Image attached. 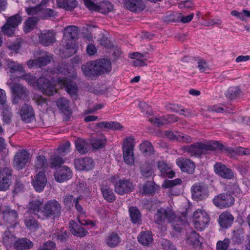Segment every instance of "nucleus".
<instances>
[{"mask_svg":"<svg viewBox=\"0 0 250 250\" xmlns=\"http://www.w3.org/2000/svg\"><path fill=\"white\" fill-rule=\"evenodd\" d=\"M154 222L158 225H163L165 222L171 224L175 231L180 232L181 226L186 222L185 216L177 217L173 210L169 208H161L157 210L154 216Z\"/></svg>","mask_w":250,"mask_h":250,"instance_id":"nucleus-1","label":"nucleus"},{"mask_svg":"<svg viewBox=\"0 0 250 250\" xmlns=\"http://www.w3.org/2000/svg\"><path fill=\"white\" fill-rule=\"evenodd\" d=\"M61 206L56 200L47 201L42 206L41 219L58 218L61 214Z\"/></svg>","mask_w":250,"mask_h":250,"instance_id":"nucleus-2","label":"nucleus"},{"mask_svg":"<svg viewBox=\"0 0 250 250\" xmlns=\"http://www.w3.org/2000/svg\"><path fill=\"white\" fill-rule=\"evenodd\" d=\"M110 181L114 184L115 192L120 195L127 194L134 188L133 183L129 179L123 178L117 180V177L113 176L110 178Z\"/></svg>","mask_w":250,"mask_h":250,"instance_id":"nucleus-3","label":"nucleus"},{"mask_svg":"<svg viewBox=\"0 0 250 250\" xmlns=\"http://www.w3.org/2000/svg\"><path fill=\"white\" fill-rule=\"evenodd\" d=\"M215 149V147L210 143L198 142L189 146H186L184 150L191 156L199 157L209 150Z\"/></svg>","mask_w":250,"mask_h":250,"instance_id":"nucleus-4","label":"nucleus"},{"mask_svg":"<svg viewBox=\"0 0 250 250\" xmlns=\"http://www.w3.org/2000/svg\"><path fill=\"white\" fill-rule=\"evenodd\" d=\"M193 220L195 229L198 230L202 231L208 225L210 218L205 211L198 209L193 213Z\"/></svg>","mask_w":250,"mask_h":250,"instance_id":"nucleus-5","label":"nucleus"},{"mask_svg":"<svg viewBox=\"0 0 250 250\" xmlns=\"http://www.w3.org/2000/svg\"><path fill=\"white\" fill-rule=\"evenodd\" d=\"M31 157L30 153L26 149L20 150L14 156L13 167L18 170H21L30 161Z\"/></svg>","mask_w":250,"mask_h":250,"instance_id":"nucleus-6","label":"nucleus"},{"mask_svg":"<svg viewBox=\"0 0 250 250\" xmlns=\"http://www.w3.org/2000/svg\"><path fill=\"white\" fill-rule=\"evenodd\" d=\"M12 92V102L17 104L20 100H24L28 95L29 91L27 88L19 83H13L10 84Z\"/></svg>","mask_w":250,"mask_h":250,"instance_id":"nucleus-7","label":"nucleus"},{"mask_svg":"<svg viewBox=\"0 0 250 250\" xmlns=\"http://www.w3.org/2000/svg\"><path fill=\"white\" fill-rule=\"evenodd\" d=\"M56 85L61 88H65V91L73 98L76 99L78 92V87L76 83L65 78L57 77L54 80Z\"/></svg>","mask_w":250,"mask_h":250,"instance_id":"nucleus-8","label":"nucleus"},{"mask_svg":"<svg viewBox=\"0 0 250 250\" xmlns=\"http://www.w3.org/2000/svg\"><path fill=\"white\" fill-rule=\"evenodd\" d=\"M214 205L219 208H229L234 204V198L230 194L221 193L212 200Z\"/></svg>","mask_w":250,"mask_h":250,"instance_id":"nucleus-9","label":"nucleus"},{"mask_svg":"<svg viewBox=\"0 0 250 250\" xmlns=\"http://www.w3.org/2000/svg\"><path fill=\"white\" fill-rule=\"evenodd\" d=\"M83 3L90 10L98 11L102 13L105 14L113 9L111 3L107 1H103L99 5L95 4L91 0H83Z\"/></svg>","mask_w":250,"mask_h":250,"instance_id":"nucleus-10","label":"nucleus"},{"mask_svg":"<svg viewBox=\"0 0 250 250\" xmlns=\"http://www.w3.org/2000/svg\"><path fill=\"white\" fill-rule=\"evenodd\" d=\"M36 88L39 89L43 94L49 96L53 95L57 92L56 88L54 85L44 77H40L38 79Z\"/></svg>","mask_w":250,"mask_h":250,"instance_id":"nucleus-11","label":"nucleus"},{"mask_svg":"<svg viewBox=\"0 0 250 250\" xmlns=\"http://www.w3.org/2000/svg\"><path fill=\"white\" fill-rule=\"evenodd\" d=\"M92 67L95 70L96 75L107 73L111 70V62L105 59L96 60L93 62Z\"/></svg>","mask_w":250,"mask_h":250,"instance_id":"nucleus-12","label":"nucleus"},{"mask_svg":"<svg viewBox=\"0 0 250 250\" xmlns=\"http://www.w3.org/2000/svg\"><path fill=\"white\" fill-rule=\"evenodd\" d=\"M43 200L42 199H32L29 201L27 208L31 213L36 215L38 218L41 219L42 206L43 205Z\"/></svg>","mask_w":250,"mask_h":250,"instance_id":"nucleus-13","label":"nucleus"},{"mask_svg":"<svg viewBox=\"0 0 250 250\" xmlns=\"http://www.w3.org/2000/svg\"><path fill=\"white\" fill-rule=\"evenodd\" d=\"M12 170L4 167L0 171V190L5 191L9 188L11 184Z\"/></svg>","mask_w":250,"mask_h":250,"instance_id":"nucleus-14","label":"nucleus"},{"mask_svg":"<svg viewBox=\"0 0 250 250\" xmlns=\"http://www.w3.org/2000/svg\"><path fill=\"white\" fill-rule=\"evenodd\" d=\"M192 196L195 200H202L208 196L207 186L203 184H195L191 188Z\"/></svg>","mask_w":250,"mask_h":250,"instance_id":"nucleus-15","label":"nucleus"},{"mask_svg":"<svg viewBox=\"0 0 250 250\" xmlns=\"http://www.w3.org/2000/svg\"><path fill=\"white\" fill-rule=\"evenodd\" d=\"M76 168L78 170H89L94 167V162L89 157L75 159L74 162Z\"/></svg>","mask_w":250,"mask_h":250,"instance_id":"nucleus-16","label":"nucleus"},{"mask_svg":"<svg viewBox=\"0 0 250 250\" xmlns=\"http://www.w3.org/2000/svg\"><path fill=\"white\" fill-rule=\"evenodd\" d=\"M213 167L215 173L223 178L230 179L234 176L232 170L222 163H217Z\"/></svg>","mask_w":250,"mask_h":250,"instance_id":"nucleus-17","label":"nucleus"},{"mask_svg":"<svg viewBox=\"0 0 250 250\" xmlns=\"http://www.w3.org/2000/svg\"><path fill=\"white\" fill-rule=\"evenodd\" d=\"M20 115L21 120L26 123L32 122L35 119L34 111L29 104H23L20 110Z\"/></svg>","mask_w":250,"mask_h":250,"instance_id":"nucleus-18","label":"nucleus"},{"mask_svg":"<svg viewBox=\"0 0 250 250\" xmlns=\"http://www.w3.org/2000/svg\"><path fill=\"white\" fill-rule=\"evenodd\" d=\"M47 183V179L43 172H39L36 175L32 181V185L35 189L40 192L44 189Z\"/></svg>","mask_w":250,"mask_h":250,"instance_id":"nucleus-19","label":"nucleus"},{"mask_svg":"<svg viewBox=\"0 0 250 250\" xmlns=\"http://www.w3.org/2000/svg\"><path fill=\"white\" fill-rule=\"evenodd\" d=\"M72 175V171L67 166H63L55 173V179L59 182H63L70 179Z\"/></svg>","mask_w":250,"mask_h":250,"instance_id":"nucleus-20","label":"nucleus"},{"mask_svg":"<svg viewBox=\"0 0 250 250\" xmlns=\"http://www.w3.org/2000/svg\"><path fill=\"white\" fill-rule=\"evenodd\" d=\"M124 4L128 10L135 12L142 11L146 7L143 0H124Z\"/></svg>","mask_w":250,"mask_h":250,"instance_id":"nucleus-21","label":"nucleus"},{"mask_svg":"<svg viewBox=\"0 0 250 250\" xmlns=\"http://www.w3.org/2000/svg\"><path fill=\"white\" fill-rule=\"evenodd\" d=\"M176 162L183 171L192 173L194 171L195 165L189 159L180 158L176 160Z\"/></svg>","mask_w":250,"mask_h":250,"instance_id":"nucleus-22","label":"nucleus"},{"mask_svg":"<svg viewBox=\"0 0 250 250\" xmlns=\"http://www.w3.org/2000/svg\"><path fill=\"white\" fill-rule=\"evenodd\" d=\"M40 42L45 46H48L56 42L55 33L53 31L42 32L39 37Z\"/></svg>","mask_w":250,"mask_h":250,"instance_id":"nucleus-23","label":"nucleus"},{"mask_svg":"<svg viewBox=\"0 0 250 250\" xmlns=\"http://www.w3.org/2000/svg\"><path fill=\"white\" fill-rule=\"evenodd\" d=\"M233 220L234 217L230 212L225 211L219 215L218 222L222 228L227 229L231 225Z\"/></svg>","mask_w":250,"mask_h":250,"instance_id":"nucleus-24","label":"nucleus"},{"mask_svg":"<svg viewBox=\"0 0 250 250\" xmlns=\"http://www.w3.org/2000/svg\"><path fill=\"white\" fill-rule=\"evenodd\" d=\"M70 231L74 236L83 237L85 236L87 231L83 228L79 226L74 221L71 220L69 223Z\"/></svg>","mask_w":250,"mask_h":250,"instance_id":"nucleus-25","label":"nucleus"},{"mask_svg":"<svg viewBox=\"0 0 250 250\" xmlns=\"http://www.w3.org/2000/svg\"><path fill=\"white\" fill-rule=\"evenodd\" d=\"M56 2L58 8L70 11L73 10L78 5L76 0H57Z\"/></svg>","mask_w":250,"mask_h":250,"instance_id":"nucleus-26","label":"nucleus"},{"mask_svg":"<svg viewBox=\"0 0 250 250\" xmlns=\"http://www.w3.org/2000/svg\"><path fill=\"white\" fill-rule=\"evenodd\" d=\"M2 214L3 219L9 223L12 224L15 222L18 219L17 212L8 207H5V209L2 211Z\"/></svg>","mask_w":250,"mask_h":250,"instance_id":"nucleus-27","label":"nucleus"},{"mask_svg":"<svg viewBox=\"0 0 250 250\" xmlns=\"http://www.w3.org/2000/svg\"><path fill=\"white\" fill-rule=\"evenodd\" d=\"M33 242L30 240L22 238L16 241L14 247L16 249L19 250H29L33 247Z\"/></svg>","mask_w":250,"mask_h":250,"instance_id":"nucleus-28","label":"nucleus"},{"mask_svg":"<svg viewBox=\"0 0 250 250\" xmlns=\"http://www.w3.org/2000/svg\"><path fill=\"white\" fill-rule=\"evenodd\" d=\"M128 211L132 223L134 224H141L142 215L140 210L136 207H131L129 208Z\"/></svg>","mask_w":250,"mask_h":250,"instance_id":"nucleus-29","label":"nucleus"},{"mask_svg":"<svg viewBox=\"0 0 250 250\" xmlns=\"http://www.w3.org/2000/svg\"><path fill=\"white\" fill-rule=\"evenodd\" d=\"M139 242L143 246H148L153 241L152 234L149 231L140 232L138 237Z\"/></svg>","mask_w":250,"mask_h":250,"instance_id":"nucleus-30","label":"nucleus"},{"mask_svg":"<svg viewBox=\"0 0 250 250\" xmlns=\"http://www.w3.org/2000/svg\"><path fill=\"white\" fill-rule=\"evenodd\" d=\"M96 125L101 128H107L112 130H121L123 126L117 122L104 121L96 123Z\"/></svg>","mask_w":250,"mask_h":250,"instance_id":"nucleus-31","label":"nucleus"},{"mask_svg":"<svg viewBox=\"0 0 250 250\" xmlns=\"http://www.w3.org/2000/svg\"><path fill=\"white\" fill-rule=\"evenodd\" d=\"M101 190L104 198L109 203L113 202L116 200L115 194L112 188L108 186H103Z\"/></svg>","mask_w":250,"mask_h":250,"instance_id":"nucleus-32","label":"nucleus"},{"mask_svg":"<svg viewBox=\"0 0 250 250\" xmlns=\"http://www.w3.org/2000/svg\"><path fill=\"white\" fill-rule=\"evenodd\" d=\"M57 105L59 109L62 112L66 114L70 113L71 110L69 106V101L64 98H60L57 102Z\"/></svg>","mask_w":250,"mask_h":250,"instance_id":"nucleus-33","label":"nucleus"},{"mask_svg":"<svg viewBox=\"0 0 250 250\" xmlns=\"http://www.w3.org/2000/svg\"><path fill=\"white\" fill-rule=\"evenodd\" d=\"M75 146L77 150L82 154L86 153L88 150V144L84 140L78 139L75 141Z\"/></svg>","mask_w":250,"mask_h":250,"instance_id":"nucleus-34","label":"nucleus"},{"mask_svg":"<svg viewBox=\"0 0 250 250\" xmlns=\"http://www.w3.org/2000/svg\"><path fill=\"white\" fill-rule=\"evenodd\" d=\"M6 63L7 67L11 73H14L17 71L22 72L24 71L23 65L21 64L10 60H7Z\"/></svg>","mask_w":250,"mask_h":250,"instance_id":"nucleus-35","label":"nucleus"},{"mask_svg":"<svg viewBox=\"0 0 250 250\" xmlns=\"http://www.w3.org/2000/svg\"><path fill=\"white\" fill-rule=\"evenodd\" d=\"M39 21V19L37 17H33L29 18L24 22V32L26 33L30 32L33 28H35Z\"/></svg>","mask_w":250,"mask_h":250,"instance_id":"nucleus-36","label":"nucleus"},{"mask_svg":"<svg viewBox=\"0 0 250 250\" xmlns=\"http://www.w3.org/2000/svg\"><path fill=\"white\" fill-rule=\"evenodd\" d=\"M64 34L71 40H74L78 34L77 27L74 25L68 26L64 30Z\"/></svg>","mask_w":250,"mask_h":250,"instance_id":"nucleus-37","label":"nucleus"},{"mask_svg":"<svg viewBox=\"0 0 250 250\" xmlns=\"http://www.w3.org/2000/svg\"><path fill=\"white\" fill-rule=\"evenodd\" d=\"M121 241L119 235L114 232L110 234L106 239V244L110 247L117 246Z\"/></svg>","mask_w":250,"mask_h":250,"instance_id":"nucleus-38","label":"nucleus"},{"mask_svg":"<svg viewBox=\"0 0 250 250\" xmlns=\"http://www.w3.org/2000/svg\"><path fill=\"white\" fill-rule=\"evenodd\" d=\"M141 151L146 155H150L154 151V147L151 143L148 141H144L140 145Z\"/></svg>","mask_w":250,"mask_h":250,"instance_id":"nucleus-39","label":"nucleus"},{"mask_svg":"<svg viewBox=\"0 0 250 250\" xmlns=\"http://www.w3.org/2000/svg\"><path fill=\"white\" fill-rule=\"evenodd\" d=\"M52 59V55L48 52H44L38 58L39 67L49 64Z\"/></svg>","mask_w":250,"mask_h":250,"instance_id":"nucleus-40","label":"nucleus"},{"mask_svg":"<svg viewBox=\"0 0 250 250\" xmlns=\"http://www.w3.org/2000/svg\"><path fill=\"white\" fill-rule=\"evenodd\" d=\"M106 142V139L104 136L98 137L96 138L92 139L91 141V145L95 149L103 148Z\"/></svg>","mask_w":250,"mask_h":250,"instance_id":"nucleus-41","label":"nucleus"},{"mask_svg":"<svg viewBox=\"0 0 250 250\" xmlns=\"http://www.w3.org/2000/svg\"><path fill=\"white\" fill-rule=\"evenodd\" d=\"M92 65L93 62L82 66V70L85 76L91 77L96 75L95 70L92 67Z\"/></svg>","mask_w":250,"mask_h":250,"instance_id":"nucleus-42","label":"nucleus"},{"mask_svg":"<svg viewBox=\"0 0 250 250\" xmlns=\"http://www.w3.org/2000/svg\"><path fill=\"white\" fill-rule=\"evenodd\" d=\"M123 154L125 162L127 165L134 164L133 150H123Z\"/></svg>","mask_w":250,"mask_h":250,"instance_id":"nucleus-43","label":"nucleus"},{"mask_svg":"<svg viewBox=\"0 0 250 250\" xmlns=\"http://www.w3.org/2000/svg\"><path fill=\"white\" fill-rule=\"evenodd\" d=\"M47 166V161L43 155H40L36 157L34 167L37 169H42Z\"/></svg>","mask_w":250,"mask_h":250,"instance_id":"nucleus-44","label":"nucleus"},{"mask_svg":"<svg viewBox=\"0 0 250 250\" xmlns=\"http://www.w3.org/2000/svg\"><path fill=\"white\" fill-rule=\"evenodd\" d=\"M21 17L19 14H15L8 17L6 20V22L16 28L21 22Z\"/></svg>","mask_w":250,"mask_h":250,"instance_id":"nucleus-45","label":"nucleus"},{"mask_svg":"<svg viewBox=\"0 0 250 250\" xmlns=\"http://www.w3.org/2000/svg\"><path fill=\"white\" fill-rule=\"evenodd\" d=\"M188 241L189 244L194 246H198L201 245L199 240V235L195 231H191L188 237Z\"/></svg>","mask_w":250,"mask_h":250,"instance_id":"nucleus-46","label":"nucleus"},{"mask_svg":"<svg viewBox=\"0 0 250 250\" xmlns=\"http://www.w3.org/2000/svg\"><path fill=\"white\" fill-rule=\"evenodd\" d=\"M182 183V180L180 178L174 180H165L164 181L162 186L165 188H171Z\"/></svg>","mask_w":250,"mask_h":250,"instance_id":"nucleus-47","label":"nucleus"},{"mask_svg":"<svg viewBox=\"0 0 250 250\" xmlns=\"http://www.w3.org/2000/svg\"><path fill=\"white\" fill-rule=\"evenodd\" d=\"M241 91L237 86H232L229 88L226 93V96L230 99H233L240 95Z\"/></svg>","mask_w":250,"mask_h":250,"instance_id":"nucleus-48","label":"nucleus"},{"mask_svg":"<svg viewBox=\"0 0 250 250\" xmlns=\"http://www.w3.org/2000/svg\"><path fill=\"white\" fill-rule=\"evenodd\" d=\"M208 110L209 112H215L217 113H223L224 112H229L228 108L224 104H217L209 106Z\"/></svg>","mask_w":250,"mask_h":250,"instance_id":"nucleus-49","label":"nucleus"},{"mask_svg":"<svg viewBox=\"0 0 250 250\" xmlns=\"http://www.w3.org/2000/svg\"><path fill=\"white\" fill-rule=\"evenodd\" d=\"M25 224L27 228L31 230H35L39 228L38 221L32 218H26L24 221Z\"/></svg>","mask_w":250,"mask_h":250,"instance_id":"nucleus-50","label":"nucleus"},{"mask_svg":"<svg viewBox=\"0 0 250 250\" xmlns=\"http://www.w3.org/2000/svg\"><path fill=\"white\" fill-rule=\"evenodd\" d=\"M16 28L10 25L6 22L4 25L1 27V32L8 36H13L15 31Z\"/></svg>","mask_w":250,"mask_h":250,"instance_id":"nucleus-51","label":"nucleus"},{"mask_svg":"<svg viewBox=\"0 0 250 250\" xmlns=\"http://www.w3.org/2000/svg\"><path fill=\"white\" fill-rule=\"evenodd\" d=\"M70 143L66 141L62 144L57 149L58 153L61 155H65L70 151Z\"/></svg>","mask_w":250,"mask_h":250,"instance_id":"nucleus-52","label":"nucleus"},{"mask_svg":"<svg viewBox=\"0 0 250 250\" xmlns=\"http://www.w3.org/2000/svg\"><path fill=\"white\" fill-rule=\"evenodd\" d=\"M134 138L133 137H127L124 140L123 145V150H133Z\"/></svg>","mask_w":250,"mask_h":250,"instance_id":"nucleus-53","label":"nucleus"},{"mask_svg":"<svg viewBox=\"0 0 250 250\" xmlns=\"http://www.w3.org/2000/svg\"><path fill=\"white\" fill-rule=\"evenodd\" d=\"M3 120L6 123H9L12 117L11 108L7 105H4L3 107Z\"/></svg>","mask_w":250,"mask_h":250,"instance_id":"nucleus-54","label":"nucleus"},{"mask_svg":"<svg viewBox=\"0 0 250 250\" xmlns=\"http://www.w3.org/2000/svg\"><path fill=\"white\" fill-rule=\"evenodd\" d=\"M64 160L59 155H55L50 159V167L52 168L59 167L63 164Z\"/></svg>","mask_w":250,"mask_h":250,"instance_id":"nucleus-55","label":"nucleus"},{"mask_svg":"<svg viewBox=\"0 0 250 250\" xmlns=\"http://www.w3.org/2000/svg\"><path fill=\"white\" fill-rule=\"evenodd\" d=\"M197 67L200 72H204L210 70L209 65L206 60L202 59H198Z\"/></svg>","mask_w":250,"mask_h":250,"instance_id":"nucleus-56","label":"nucleus"},{"mask_svg":"<svg viewBox=\"0 0 250 250\" xmlns=\"http://www.w3.org/2000/svg\"><path fill=\"white\" fill-rule=\"evenodd\" d=\"M22 78L26 81L28 84L34 87V88H36L38 81L36 77L30 74H27L23 76Z\"/></svg>","mask_w":250,"mask_h":250,"instance_id":"nucleus-57","label":"nucleus"},{"mask_svg":"<svg viewBox=\"0 0 250 250\" xmlns=\"http://www.w3.org/2000/svg\"><path fill=\"white\" fill-rule=\"evenodd\" d=\"M230 241L229 238H225L223 241H219L216 244L217 250H227Z\"/></svg>","mask_w":250,"mask_h":250,"instance_id":"nucleus-58","label":"nucleus"},{"mask_svg":"<svg viewBox=\"0 0 250 250\" xmlns=\"http://www.w3.org/2000/svg\"><path fill=\"white\" fill-rule=\"evenodd\" d=\"M149 121L154 125L157 126H160L164 124H166V121L164 116L157 117L156 116L152 117L149 118Z\"/></svg>","mask_w":250,"mask_h":250,"instance_id":"nucleus-59","label":"nucleus"},{"mask_svg":"<svg viewBox=\"0 0 250 250\" xmlns=\"http://www.w3.org/2000/svg\"><path fill=\"white\" fill-rule=\"evenodd\" d=\"M42 10V6L38 5L35 7H27L25 9V11L28 15H40V13H41Z\"/></svg>","mask_w":250,"mask_h":250,"instance_id":"nucleus-60","label":"nucleus"},{"mask_svg":"<svg viewBox=\"0 0 250 250\" xmlns=\"http://www.w3.org/2000/svg\"><path fill=\"white\" fill-rule=\"evenodd\" d=\"M41 13L43 18L53 17L57 15V12L50 8L43 9L42 8Z\"/></svg>","mask_w":250,"mask_h":250,"instance_id":"nucleus-61","label":"nucleus"},{"mask_svg":"<svg viewBox=\"0 0 250 250\" xmlns=\"http://www.w3.org/2000/svg\"><path fill=\"white\" fill-rule=\"evenodd\" d=\"M154 191V188L150 184L147 183L144 185L140 190V192L144 194H151Z\"/></svg>","mask_w":250,"mask_h":250,"instance_id":"nucleus-62","label":"nucleus"},{"mask_svg":"<svg viewBox=\"0 0 250 250\" xmlns=\"http://www.w3.org/2000/svg\"><path fill=\"white\" fill-rule=\"evenodd\" d=\"M177 141L185 143H190L192 142V138L188 135L179 132L177 136Z\"/></svg>","mask_w":250,"mask_h":250,"instance_id":"nucleus-63","label":"nucleus"},{"mask_svg":"<svg viewBox=\"0 0 250 250\" xmlns=\"http://www.w3.org/2000/svg\"><path fill=\"white\" fill-rule=\"evenodd\" d=\"M56 245L53 241H47L39 248L40 250H55Z\"/></svg>","mask_w":250,"mask_h":250,"instance_id":"nucleus-64","label":"nucleus"}]
</instances>
